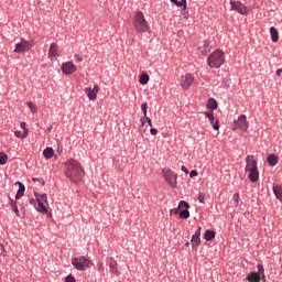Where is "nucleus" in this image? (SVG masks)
<instances>
[{
    "mask_svg": "<svg viewBox=\"0 0 282 282\" xmlns=\"http://www.w3.org/2000/svg\"><path fill=\"white\" fill-rule=\"evenodd\" d=\"M65 175L68 177V180H70V182L76 184L77 182L83 181V177H85V170L83 169L80 162L70 159L65 163Z\"/></svg>",
    "mask_w": 282,
    "mask_h": 282,
    "instance_id": "nucleus-1",
    "label": "nucleus"
},
{
    "mask_svg": "<svg viewBox=\"0 0 282 282\" xmlns=\"http://www.w3.org/2000/svg\"><path fill=\"white\" fill-rule=\"evenodd\" d=\"M245 171L248 173L247 176L250 182H259V167H257L254 155H247Z\"/></svg>",
    "mask_w": 282,
    "mask_h": 282,
    "instance_id": "nucleus-2",
    "label": "nucleus"
},
{
    "mask_svg": "<svg viewBox=\"0 0 282 282\" xmlns=\"http://www.w3.org/2000/svg\"><path fill=\"white\" fill-rule=\"evenodd\" d=\"M132 25L137 34H144V32H149V30H151L149 22L147 21V18H144V13H142V11H138L134 14Z\"/></svg>",
    "mask_w": 282,
    "mask_h": 282,
    "instance_id": "nucleus-3",
    "label": "nucleus"
},
{
    "mask_svg": "<svg viewBox=\"0 0 282 282\" xmlns=\"http://www.w3.org/2000/svg\"><path fill=\"white\" fill-rule=\"evenodd\" d=\"M224 63H226V54L221 50H216L207 58V65L215 69H219Z\"/></svg>",
    "mask_w": 282,
    "mask_h": 282,
    "instance_id": "nucleus-4",
    "label": "nucleus"
},
{
    "mask_svg": "<svg viewBox=\"0 0 282 282\" xmlns=\"http://www.w3.org/2000/svg\"><path fill=\"white\" fill-rule=\"evenodd\" d=\"M34 195L37 203V213H42V215H48L50 212L47 210V207L50 206V203L47 202V194H39L35 192Z\"/></svg>",
    "mask_w": 282,
    "mask_h": 282,
    "instance_id": "nucleus-5",
    "label": "nucleus"
},
{
    "mask_svg": "<svg viewBox=\"0 0 282 282\" xmlns=\"http://www.w3.org/2000/svg\"><path fill=\"white\" fill-rule=\"evenodd\" d=\"M72 265L76 268V270H79L80 272L87 270L88 268H91V261L87 259L85 256L73 258L72 259Z\"/></svg>",
    "mask_w": 282,
    "mask_h": 282,
    "instance_id": "nucleus-6",
    "label": "nucleus"
},
{
    "mask_svg": "<svg viewBox=\"0 0 282 282\" xmlns=\"http://www.w3.org/2000/svg\"><path fill=\"white\" fill-rule=\"evenodd\" d=\"M162 175H163L165 182H167V184H170V186H172V188H175L177 186V174L175 172H173L170 169L164 167L162 170Z\"/></svg>",
    "mask_w": 282,
    "mask_h": 282,
    "instance_id": "nucleus-7",
    "label": "nucleus"
},
{
    "mask_svg": "<svg viewBox=\"0 0 282 282\" xmlns=\"http://www.w3.org/2000/svg\"><path fill=\"white\" fill-rule=\"evenodd\" d=\"M230 10L234 12H238V14L247 15L250 12V9L246 7V4L241 3L240 1L230 0Z\"/></svg>",
    "mask_w": 282,
    "mask_h": 282,
    "instance_id": "nucleus-8",
    "label": "nucleus"
},
{
    "mask_svg": "<svg viewBox=\"0 0 282 282\" xmlns=\"http://www.w3.org/2000/svg\"><path fill=\"white\" fill-rule=\"evenodd\" d=\"M32 45H34L32 41L21 40V42L15 45L14 52L15 54L30 52V50H32Z\"/></svg>",
    "mask_w": 282,
    "mask_h": 282,
    "instance_id": "nucleus-9",
    "label": "nucleus"
},
{
    "mask_svg": "<svg viewBox=\"0 0 282 282\" xmlns=\"http://www.w3.org/2000/svg\"><path fill=\"white\" fill-rule=\"evenodd\" d=\"M235 124L237 129H240V131H248L250 123H248V119L246 115H241L238 117V120L235 121Z\"/></svg>",
    "mask_w": 282,
    "mask_h": 282,
    "instance_id": "nucleus-10",
    "label": "nucleus"
},
{
    "mask_svg": "<svg viewBox=\"0 0 282 282\" xmlns=\"http://www.w3.org/2000/svg\"><path fill=\"white\" fill-rule=\"evenodd\" d=\"M194 82L195 76H193V74H185L181 77V87H183V89H188Z\"/></svg>",
    "mask_w": 282,
    "mask_h": 282,
    "instance_id": "nucleus-11",
    "label": "nucleus"
},
{
    "mask_svg": "<svg viewBox=\"0 0 282 282\" xmlns=\"http://www.w3.org/2000/svg\"><path fill=\"white\" fill-rule=\"evenodd\" d=\"M98 91H100V87H98V85H95L94 88H85V94L87 95V98H89V100H96V98H98Z\"/></svg>",
    "mask_w": 282,
    "mask_h": 282,
    "instance_id": "nucleus-12",
    "label": "nucleus"
},
{
    "mask_svg": "<svg viewBox=\"0 0 282 282\" xmlns=\"http://www.w3.org/2000/svg\"><path fill=\"white\" fill-rule=\"evenodd\" d=\"M76 65H74L73 62H66L62 64V72L63 74H65L66 76H69V74H74V72H76Z\"/></svg>",
    "mask_w": 282,
    "mask_h": 282,
    "instance_id": "nucleus-13",
    "label": "nucleus"
},
{
    "mask_svg": "<svg viewBox=\"0 0 282 282\" xmlns=\"http://www.w3.org/2000/svg\"><path fill=\"white\" fill-rule=\"evenodd\" d=\"M58 56H61V50H58V45L52 43L48 50V58L52 61L53 58H58Z\"/></svg>",
    "mask_w": 282,
    "mask_h": 282,
    "instance_id": "nucleus-14",
    "label": "nucleus"
},
{
    "mask_svg": "<svg viewBox=\"0 0 282 282\" xmlns=\"http://www.w3.org/2000/svg\"><path fill=\"white\" fill-rule=\"evenodd\" d=\"M206 118H208L213 129L219 131V120H215V115L213 112H205Z\"/></svg>",
    "mask_w": 282,
    "mask_h": 282,
    "instance_id": "nucleus-15",
    "label": "nucleus"
},
{
    "mask_svg": "<svg viewBox=\"0 0 282 282\" xmlns=\"http://www.w3.org/2000/svg\"><path fill=\"white\" fill-rule=\"evenodd\" d=\"M172 3H175V6H177L178 8H182L183 6V17L184 19L188 18V13L186 11V0H171Z\"/></svg>",
    "mask_w": 282,
    "mask_h": 282,
    "instance_id": "nucleus-16",
    "label": "nucleus"
},
{
    "mask_svg": "<svg viewBox=\"0 0 282 282\" xmlns=\"http://www.w3.org/2000/svg\"><path fill=\"white\" fill-rule=\"evenodd\" d=\"M108 263H109L110 272L112 274H116V276H118L120 274V272H118V262L113 260V258H109Z\"/></svg>",
    "mask_w": 282,
    "mask_h": 282,
    "instance_id": "nucleus-17",
    "label": "nucleus"
},
{
    "mask_svg": "<svg viewBox=\"0 0 282 282\" xmlns=\"http://www.w3.org/2000/svg\"><path fill=\"white\" fill-rule=\"evenodd\" d=\"M208 52H210V45L208 44V42H204L203 45L198 47V54L200 56H206Z\"/></svg>",
    "mask_w": 282,
    "mask_h": 282,
    "instance_id": "nucleus-18",
    "label": "nucleus"
},
{
    "mask_svg": "<svg viewBox=\"0 0 282 282\" xmlns=\"http://www.w3.org/2000/svg\"><path fill=\"white\" fill-rule=\"evenodd\" d=\"M267 162L269 166H276V164H279V156L276 154H270Z\"/></svg>",
    "mask_w": 282,
    "mask_h": 282,
    "instance_id": "nucleus-19",
    "label": "nucleus"
},
{
    "mask_svg": "<svg viewBox=\"0 0 282 282\" xmlns=\"http://www.w3.org/2000/svg\"><path fill=\"white\" fill-rule=\"evenodd\" d=\"M270 34H271V41L273 43H279V30H276V28L274 26H271Z\"/></svg>",
    "mask_w": 282,
    "mask_h": 282,
    "instance_id": "nucleus-20",
    "label": "nucleus"
},
{
    "mask_svg": "<svg viewBox=\"0 0 282 282\" xmlns=\"http://www.w3.org/2000/svg\"><path fill=\"white\" fill-rule=\"evenodd\" d=\"M17 184L19 185V189L15 195V199H21V197H23V193H25V185L21 182H17Z\"/></svg>",
    "mask_w": 282,
    "mask_h": 282,
    "instance_id": "nucleus-21",
    "label": "nucleus"
},
{
    "mask_svg": "<svg viewBox=\"0 0 282 282\" xmlns=\"http://www.w3.org/2000/svg\"><path fill=\"white\" fill-rule=\"evenodd\" d=\"M273 193H274L276 199H279V202H282V187H281V185H274L273 186Z\"/></svg>",
    "mask_w": 282,
    "mask_h": 282,
    "instance_id": "nucleus-22",
    "label": "nucleus"
},
{
    "mask_svg": "<svg viewBox=\"0 0 282 282\" xmlns=\"http://www.w3.org/2000/svg\"><path fill=\"white\" fill-rule=\"evenodd\" d=\"M217 107H218L217 100H215L213 98L208 99L207 109H210L212 111H215V109H217Z\"/></svg>",
    "mask_w": 282,
    "mask_h": 282,
    "instance_id": "nucleus-23",
    "label": "nucleus"
},
{
    "mask_svg": "<svg viewBox=\"0 0 282 282\" xmlns=\"http://www.w3.org/2000/svg\"><path fill=\"white\" fill-rule=\"evenodd\" d=\"M43 155L46 160H50L51 158L54 156V149L52 148H46L44 151H43Z\"/></svg>",
    "mask_w": 282,
    "mask_h": 282,
    "instance_id": "nucleus-24",
    "label": "nucleus"
},
{
    "mask_svg": "<svg viewBox=\"0 0 282 282\" xmlns=\"http://www.w3.org/2000/svg\"><path fill=\"white\" fill-rule=\"evenodd\" d=\"M204 237L206 241H213V239H215V231L208 229L205 231Z\"/></svg>",
    "mask_w": 282,
    "mask_h": 282,
    "instance_id": "nucleus-25",
    "label": "nucleus"
},
{
    "mask_svg": "<svg viewBox=\"0 0 282 282\" xmlns=\"http://www.w3.org/2000/svg\"><path fill=\"white\" fill-rule=\"evenodd\" d=\"M30 134V130H25L23 133L21 131H14L15 138H21L22 140H25L28 135Z\"/></svg>",
    "mask_w": 282,
    "mask_h": 282,
    "instance_id": "nucleus-26",
    "label": "nucleus"
},
{
    "mask_svg": "<svg viewBox=\"0 0 282 282\" xmlns=\"http://www.w3.org/2000/svg\"><path fill=\"white\" fill-rule=\"evenodd\" d=\"M248 281L250 282H259L260 281V276L259 274H257V272H252L247 276Z\"/></svg>",
    "mask_w": 282,
    "mask_h": 282,
    "instance_id": "nucleus-27",
    "label": "nucleus"
},
{
    "mask_svg": "<svg viewBox=\"0 0 282 282\" xmlns=\"http://www.w3.org/2000/svg\"><path fill=\"white\" fill-rule=\"evenodd\" d=\"M139 83H140L141 85H147V83H149V74L143 73V74L140 76Z\"/></svg>",
    "mask_w": 282,
    "mask_h": 282,
    "instance_id": "nucleus-28",
    "label": "nucleus"
},
{
    "mask_svg": "<svg viewBox=\"0 0 282 282\" xmlns=\"http://www.w3.org/2000/svg\"><path fill=\"white\" fill-rule=\"evenodd\" d=\"M8 164V154L0 152V165L3 166Z\"/></svg>",
    "mask_w": 282,
    "mask_h": 282,
    "instance_id": "nucleus-29",
    "label": "nucleus"
},
{
    "mask_svg": "<svg viewBox=\"0 0 282 282\" xmlns=\"http://www.w3.org/2000/svg\"><path fill=\"white\" fill-rule=\"evenodd\" d=\"M180 217L181 219H188V217H191V212H188V209H183L180 212Z\"/></svg>",
    "mask_w": 282,
    "mask_h": 282,
    "instance_id": "nucleus-30",
    "label": "nucleus"
},
{
    "mask_svg": "<svg viewBox=\"0 0 282 282\" xmlns=\"http://www.w3.org/2000/svg\"><path fill=\"white\" fill-rule=\"evenodd\" d=\"M202 243V239L199 238V236H192V246L193 247H197Z\"/></svg>",
    "mask_w": 282,
    "mask_h": 282,
    "instance_id": "nucleus-31",
    "label": "nucleus"
},
{
    "mask_svg": "<svg viewBox=\"0 0 282 282\" xmlns=\"http://www.w3.org/2000/svg\"><path fill=\"white\" fill-rule=\"evenodd\" d=\"M182 208H191V205H188V203L184 202V200H181L180 204H178V209L182 210Z\"/></svg>",
    "mask_w": 282,
    "mask_h": 282,
    "instance_id": "nucleus-32",
    "label": "nucleus"
},
{
    "mask_svg": "<svg viewBox=\"0 0 282 282\" xmlns=\"http://www.w3.org/2000/svg\"><path fill=\"white\" fill-rule=\"evenodd\" d=\"M28 107L31 109L32 113H36L37 108L34 106V102L29 101Z\"/></svg>",
    "mask_w": 282,
    "mask_h": 282,
    "instance_id": "nucleus-33",
    "label": "nucleus"
},
{
    "mask_svg": "<svg viewBox=\"0 0 282 282\" xmlns=\"http://www.w3.org/2000/svg\"><path fill=\"white\" fill-rule=\"evenodd\" d=\"M141 109H142V111H143L144 118H147V117H148V116H147V109H149V105H148L147 102H143V104L141 105Z\"/></svg>",
    "mask_w": 282,
    "mask_h": 282,
    "instance_id": "nucleus-34",
    "label": "nucleus"
},
{
    "mask_svg": "<svg viewBox=\"0 0 282 282\" xmlns=\"http://www.w3.org/2000/svg\"><path fill=\"white\" fill-rule=\"evenodd\" d=\"M197 199L200 204H204V202L206 199V195L204 193H199L197 196Z\"/></svg>",
    "mask_w": 282,
    "mask_h": 282,
    "instance_id": "nucleus-35",
    "label": "nucleus"
},
{
    "mask_svg": "<svg viewBox=\"0 0 282 282\" xmlns=\"http://www.w3.org/2000/svg\"><path fill=\"white\" fill-rule=\"evenodd\" d=\"M257 274L260 276V279H261V276H264L263 275V264H258V273Z\"/></svg>",
    "mask_w": 282,
    "mask_h": 282,
    "instance_id": "nucleus-36",
    "label": "nucleus"
},
{
    "mask_svg": "<svg viewBox=\"0 0 282 282\" xmlns=\"http://www.w3.org/2000/svg\"><path fill=\"white\" fill-rule=\"evenodd\" d=\"M32 181L33 182H39V184H41L42 186H45V181L43 178L33 177Z\"/></svg>",
    "mask_w": 282,
    "mask_h": 282,
    "instance_id": "nucleus-37",
    "label": "nucleus"
},
{
    "mask_svg": "<svg viewBox=\"0 0 282 282\" xmlns=\"http://www.w3.org/2000/svg\"><path fill=\"white\" fill-rule=\"evenodd\" d=\"M12 210L13 213H15L17 217H21V215L19 214V207H17L15 204L12 205Z\"/></svg>",
    "mask_w": 282,
    "mask_h": 282,
    "instance_id": "nucleus-38",
    "label": "nucleus"
},
{
    "mask_svg": "<svg viewBox=\"0 0 282 282\" xmlns=\"http://www.w3.org/2000/svg\"><path fill=\"white\" fill-rule=\"evenodd\" d=\"M65 282H76V279L74 278V275L69 274L66 276Z\"/></svg>",
    "mask_w": 282,
    "mask_h": 282,
    "instance_id": "nucleus-39",
    "label": "nucleus"
},
{
    "mask_svg": "<svg viewBox=\"0 0 282 282\" xmlns=\"http://www.w3.org/2000/svg\"><path fill=\"white\" fill-rule=\"evenodd\" d=\"M195 237H202V227H198L194 234Z\"/></svg>",
    "mask_w": 282,
    "mask_h": 282,
    "instance_id": "nucleus-40",
    "label": "nucleus"
},
{
    "mask_svg": "<svg viewBox=\"0 0 282 282\" xmlns=\"http://www.w3.org/2000/svg\"><path fill=\"white\" fill-rule=\"evenodd\" d=\"M20 129H22L23 132L29 131L28 128L25 127V122L20 123Z\"/></svg>",
    "mask_w": 282,
    "mask_h": 282,
    "instance_id": "nucleus-41",
    "label": "nucleus"
},
{
    "mask_svg": "<svg viewBox=\"0 0 282 282\" xmlns=\"http://www.w3.org/2000/svg\"><path fill=\"white\" fill-rule=\"evenodd\" d=\"M150 133H151V135H158V129L151 128Z\"/></svg>",
    "mask_w": 282,
    "mask_h": 282,
    "instance_id": "nucleus-42",
    "label": "nucleus"
},
{
    "mask_svg": "<svg viewBox=\"0 0 282 282\" xmlns=\"http://www.w3.org/2000/svg\"><path fill=\"white\" fill-rule=\"evenodd\" d=\"M198 173L196 170H193L191 173H189V177H197Z\"/></svg>",
    "mask_w": 282,
    "mask_h": 282,
    "instance_id": "nucleus-43",
    "label": "nucleus"
},
{
    "mask_svg": "<svg viewBox=\"0 0 282 282\" xmlns=\"http://www.w3.org/2000/svg\"><path fill=\"white\" fill-rule=\"evenodd\" d=\"M171 214L174 213V215H178L180 214V207L175 208V209H171L170 210Z\"/></svg>",
    "mask_w": 282,
    "mask_h": 282,
    "instance_id": "nucleus-44",
    "label": "nucleus"
},
{
    "mask_svg": "<svg viewBox=\"0 0 282 282\" xmlns=\"http://www.w3.org/2000/svg\"><path fill=\"white\" fill-rule=\"evenodd\" d=\"M0 250H1L2 257H6V247H3V245H0Z\"/></svg>",
    "mask_w": 282,
    "mask_h": 282,
    "instance_id": "nucleus-45",
    "label": "nucleus"
},
{
    "mask_svg": "<svg viewBox=\"0 0 282 282\" xmlns=\"http://www.w3.org/2000/svg\"><path fill=\"white\" fill-rule=\"evenodd\" d=\"M74 57L79 62L83 63V56L75 54Z\"/></svg>",
    "mask_w": 282,
    "mask_h": 282,
    "instance_id": "nucleus-46",
    "label": "nucleus"
},
{
    "mask_svg": "<svg viewBox=\"0 0 282 282\" xmlns=\"http://www.w3.org/2000/svg\"><path fill=\"white\" fill-rule=\"evenodd\" d=\"M144 118H145V120H147L149 127H153V123H152V121H151V118H149V117H144Z\"/></svg>",
    "mask_w": 282,
    "mask_h": 282,
    "instance_id": "nucleus-47",
    "label": "nucleus"
},
{
    "mask_svg": "<svg viewBox=\"0 0 282 282\" xmlns=\"http://www.w3.org/2000/svg\"><path fill=\"white\" fill-rule=\"evenodd\" d=\"M181 171H183V173H188V169L184 165H182Z\"/></svg>",
    "mask_w": 282,
    "mask_h": 282,
    "instance_id": "nucleus-48",
    "label": "nucleus"
},
{
    "mask_svg": "<svg viewBox=\"0 0 282 282\" xmlns=\"http://www.w3.org/2000/svg\"><path fill=\"white\" fill-rule=\"evenodd\" d=\"M275 74H276V76L281 77V75H282V68H279Z\"/></svg>",
    "mask_w": 282,
    "mask_h": 282,
    "instance_id": "nucleus-49",
    "label": "nucleus"
},
{
    "mask_svg": "<svg viewBox=\"0 0 282 282\" xmlns=\"http://www.w3.org/2000/svg\"><path fill=\"white\" fill-rule=\"evenodd\" d=\"M30 204H31V206H34V204H36V199L31 198V199H30Z\"/></svg>",
    "mask_w": 282,
    "mask_h": 282,
    "instance_id": "nucleus-50",
    "label": "nucleus"
},
{
    "mask_svg": "<svg viewBox=\"0 0 282 282\" xmlns=\"http://www.w3.org/2000/svg\"><path fill=\"white\" fill-rule=\"evenodd\" d=\"M145 120L144 119H141V124H142V127H144V124H145Z\"/></svg>",
    "mask_w": 282,
    "mask_h": 282,
    "instance_id": "nucleus-51",
    "label": "nucleus"
},
{
    "mask_svg": "<svg viewBox=\"0 0 282 282\" xmlns=\"http://www.w3.org/2000/svg\"><path fill=\"white\" fill-rule=\"evenodd\" d=\"M234 197L237 199V202H239V194H235Z\"/></svg>",
    "mask_w": 282,
    "mask_h": 282,
    "instance_id": "nucleus-52",
    "label": "nucleus"
},
{
    "mask_svg": "<svg viewBox=\"0 0 282 282\" xmlns=\"http://www.w3.org/2000/svg\"><path fill=\"white\" fill-rule=\"evenodd\" d=\"M52 129H53V127H52V126H50V127L47 128V131H52Z\"/></svg>",
    "mask_w": 282,
    "mask_h": 282,
    "instance_id": "nucleus-53",
    "label": "nucleus"
},
{
    "mask_svg": "<svg viewBox=\"0 0 282 282\" xmlns=\"http://www.w3.org/2000/svg\"><path fill=\"white\" fill-rule=\"evenodd\" d=\"M99 268H102V263L99 264Z\"/></svg>",
    "mask_w": 282,
    "mask_h": 282,
    "instance_id": "nucleus-54",
    "label": "nucleus"
},
{
    "mask_svg": "<svg viewBox=\"0 0 282 282\" xmlns=\"http://www.w3.org/2000/svg\"><path fill=\"white\" fill-rule=\"evenodd\" d=\"M186 246H189V243L187 242Z\"/></svg>",
    "mask_w": 282,
    "mask_h": 282,
    "instance_id": "nucleus-55",
    "label": "nucleus"
}]
</instances>
